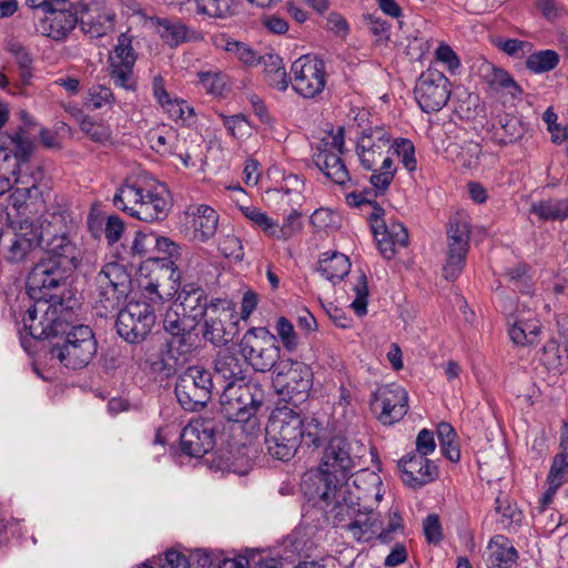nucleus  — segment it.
Returning <instances> with one entry per match:
<instances>
[{
    "label": "nucleus",
    "mask_w": 568,
    "mask_h": 568,
    "mask_svg": "<svg viewBox=\"0 0 568 568\" xmlns=\"http://www.w3.org/2000/svg\"><path fill=\"white\" fill-rule=\"evenodd\" d=\"M42 242L38 222L30 217L20 219L0 234V256L9 263L26 262Z\"/></svg>",
    "instance_id": "nucleus-8"
},
{
    "label": "nucleus",
    "mask_w": 568,
    "mask_h": 568,
    "mask_svg": "<svg viewBox=\"0 0 568 568\" xmlns=\"http://www.w3.org/2000/svg\"><path fill=\"white\" fill-rule=\"evenodd\" d=\"M72 317H67V327L60 332L50 354L61 364L71 369L87 367L95 357L98 342L93 331L87 325H72Z\"/></svg>",
    "instance_id": "nucleus-6"
},
{
    "label": "nucleus",
    "mask_w": 568,
    "mask_h": 568,
    "mask_svg": "<svg viewBox=\"0 0 568 568\" xmlns=\"http://www.w3.org/2000/svg\"><path fill=\"white\" fill-rule=\"evenodd\" d=\"M414 92L415 99L424 112H437L442 110L449 100V80L442 71L435 68H428L419 75Z\"/></svg>",
    "instance_id": "nucleus-18"
},
{
    "label": "nucleus",
    "mask_w": 568,
    "mask_h": 568,
    "mask_svg": "<svg viewBox=\"0 0 568 568\" xmlns=\"http://www.w3.org/2000/svg\"><path fill=\"white\" fill-rule=\"evenodd\" d=\"M351 262L348 257L342 253H323L318 261V271L328 281L335 283L341 281L348 274Z\"/></svg>",
    "instance_id": "nucleus-40"
},
{
    "label": "nucleus",
    "mask_w": 568,
    "mask_h": 568,
    "mask_svg": "<svg viewBox=\"0 0 568 568\" xmlns=\"http://www.w3.org/2000/svg\"><path fill=\"white\" fill-rule=\"evenodd\" d=\"M373 235L381 254L387 260L394 257L397 246L406 247L408 245V231L399 222L386 223L385 232L382 229L379 233Z\"/></svg>",
    "instance_id": "nucleus-34"
},
{
    "label": "nucleus",
    "mask_w": 568,
    "mask_h": 568,
    "mask_svg": "<svg viewBox=\"0 0 568 568\" xmlns=\"http://www.w3.org/2000/svg\"><path fill=\"white\" fill-rule=\"evenodd\" d=\"M239 352L247 366L261 373L272 371L281 355L275 335L266 327L247 329L239 343Z\"/></svg>",
    "instance_id": "nucleus-9"
},
{
    "label": "nucleus",
    "mask_w": 568,
    "mask_h": 568,
    "mask_svg": "<svg viewBox=\"0 0 568 568\" xmlns=\"http://www.w3.org/2000/svg\"><path fill=\"white\" fill-rule=\"evenodd\" d=\"M402 481L409 488L419 489L438 478L437 465L425 456L414 453L404 455L397 462Z\"/></svg>",
    "instance_id": "nucleus-24"
},
{
    "label": "nucleus",
    "mask_w": 568,
    "mask_h": 568,
    "mask_svg": "<svg viewBox=\"0 0 568 568\" xmlns=\"http://www.w3.org/2000/svg\"><path fill=\"white\" fill-rule=\"evenodd\" d=\"M496 511L500 514V521L504 526L509 527L513 524L521 521V511L507 499L497 497L495 500Z\"/></svg>",
    "instance_id": "nucleus-62"
},
{
    "label": "nucleus",
    "mask_w": 568,
    "mask_h": 568,
    "mask_svg": "<svg viewBox=\"0 0 568 568\" xmlns=\"http://www.w3.org/2000/svg\"><path fill=\"white\" fill-rule=\"evenodd\" d=\"M394 145L389 155L396 154L400 158L403 165L413 172L416 170L415 148L413 143L407 139H399L392 142Z\"/></svg>",
    "instance_id": "nucleus-54"
},
{
    "label": "nucleus",
    "mask_w": 568,
    "mask_h": 568,
    "mask_svg": "<svg viewBox=\"0 0 568 568\" xmlns=\"http://www.w3.org/2000/svg\"><path fill=\"white\" fill-rule=\"evenodd\" d=\"M313 374L311 368L298 361H282L277 366L274 384L280 393L287 396V402L295 408L305 402L312 387Z\"/></svg>",
    "instance_id": "nucleus-14"
},
{
    "label": "nucleus",
    "mask_w": 568,
    "mask_h": 568,
    "mask_svg": "<svg viewBox=\"0 0 568 568\" xmlns=\"http://www.w3.org/2000/svg\"><path fill=\"white\" fill-rule=\"evenodd\" d=\"M479 74L494 90H509V93L513 97L521 93L519 85L514 81L507 71L497 68L495 64L488 61H484L479 65Z\"/></svg>",
    "instance_id": "nucleus-38"
},
{
    "label": "nucleus",
    "mask_w": 568,
    "mask_h": 568,
    "mask_svg": "<svg viewBox=\"0 0 568 568\" xmlns=\"http://www.w3.org/2000/svg\"><path fill=\"white\" fill-rule=\"evenodd\" d=\"M156 24L162 28V38H164L170 45H178L185 41L189 29L182 22L171 21L166 18H158Z\"/></svg>",
    "instance_id": "nucleus-52"
},
{
    "label": "nucleus",
    "mask_w": 568,
    "mask_h": 568,
    "mask_svg": "<svg viewBox=\"0 0 568 568\" xmlns=\"http://www.w3.org/2000/svg\"><path fill=\"white\" fill-rule=\"evenodd\" d=\"M224 49L234 54L242 63L254 67L262 63L264 55L253 50L248 44L233 39L225 40Z\"/></svg>",
    "instance_id": "nucleus-50"
},
{
    "label": "nucleus",
    "mask_w": 568,
    "mask_h": 568,
    "mask_svg": "<svg viewBox=\"0 0 568 568\" xmlns=\"http://www.w3.org/2000/svg\"><path fill=\"white\" fill-rule=\"evenodd\" d=\"M67 317H73L72 306H64L61 301L47 305L37 301L27 310L22 318L23 326L20 332L22 347L30 352V342L42 339H49L52 346L58 334L67 327Z\"/></svg>",
    "instance_id": "nucleus-5"
},
{
    "label": "nucleus",
    "mask_w": 568,
    "mask_h": 568,
    "mask_svg": "<svg viewBox=\"0 0 568 568\" xmlns=\"http://www.w3.org/2000/svg\"><path fill=\"white\" fill-rule=\"evenodd\" d=\"M262 63L268 85L285 91L288 87V80L282 58L275 53H267L264 55Z\"/></svg>",
    "instance_id": "nucleus-42"
},
{
    "label": "nucleus",
    "mask_w": 568,
    "mask_h": 568,
    "mask_svg": "<svg viewBox=\"0 0 568 568\" xmlns=\"http://www.w3.org/2000/svg\"><path fill=\"white\" fill-rule=\"evenodd\" d=\"M301 217V212H298L297 210H292V212L287 215V217L285 219L284 223L281 226L276 223V229L274 230L273 237L284 241L291 239L303 227Z\"/></svg>",
    "instance_id": "nucleus-56"
},
{
    "label": "nucleus",
    "mask_w": 568,
    "mask_h": 568,
    "mask_svg": "<svg viewBox=\"0 0 568 568\" xmlns=\"http://www.w3.org/2000/svg\"><path fill=\"white\" fill-rule=\"evenodd\" d=\"M371 408L383 425L399 422L408 410V396L399 386H382L373 393Z\"/></svg>",
    "instance_id": "nucleus-19"
},
{
    "label": "nucleus",
    "mask_w": 568,
    "mask_h": 568,
    "mask_svg": "<svg viewBox=\"0 0 568 568\" xmlns=\"http://www.w3.org/2000/svg\"><path fill=\"white\" fill-rule=\"evenodd\" d=\"M114 205L140 221H163L172 207L170 192L162 185H153L145 176H129L116 190Z\"/></svg>",
    "instance_id": "nucleus-3"
},
{
    "label": "nucleus",
    "mask_w": 568,
    "mask_h": 568,
    "mask_svg": "<svg viewBox=\"0 0 568 568\" xmlns=\"http://www.w3.org/2000/svg\"><path fill=\"white\" fill-rule=\"evenodd\" d=\"M305 497L320 508L331 507L326 510L327 518L336 528L346 529L361 509L362 497L349 491L347 484L328 491L327 498L324 496L312 497L311 495H305Z\"/></svg>",
    "instance_id": "nucleus-16"
},
{
    "label": "nucleus",
    "mask_w": 568,
    "mask_h": 568,
    "mask_svg": "<svg viewBox=\"0 0 568 568\" xmlns=\"http://www.w3.org/2000/svg\"><path fill=\"white\" fill-rule=\"evenodd\" d=\"M196 326V322H193V320L186 317V315L176 306H171L165 312L163 318V328L171 336L178 335L180 333H190L191 331H195Z\"/></svg>",
    "instance_id": "nucleus-48"
},
{
    "label": "nucleus",
    "mask_w": 568,
    "mask_h": 568,
    "mask_svg": "<svg viewBox=\"0 0 568 568\" xmlns=\"http://www.w3.org/2000/svg\"><path fill=\"white\" fill-rule=\"evenodd\" d=\"M79 22L72 4L63 0L49 9L45 17L36 27L38 33L55 42H64Z\"/></svg>",
    "instance_id": "nucleus-20"
},
{
    "label": "nucleus",
    "mask_w": 568,
    "mask_h": 568,
    "mask_svg": "<svg viewBox=\"0 0 568 568\" xmlns=\"http://www.w3.org/2000/svg\"><path fill=\"white\" fill-rule=\"evenodd\" d=\"M179 304H175L186 317L199 325L200 320L210 313V304L205 291L195 283L184 284L178 294Z\"/></svg>",
    "instance_id": "nucleus-28"
},
{
    "label": "nucleus",
    "mask_w": 568,
    "mask_h": 568,
    "mask_svg": "<svg viewBox=\"0 0 568 568\" xmlns=\"http://www.w3.org/2000/svg\"><path fill=\"white\" fill-rule=\"evenodd\" d=\"M559 63V55L554 50H541L531 53L526 60V67L535 72L542 73L550 71Z\"/></svg>",
    "instance_id": "nucleus-51"
},
{
    "label": "nucleus",
    "mask_w": 568,
    "mask_h": 568,
    "mask_svg": "<svg viewBox=\"0 0 568 568\" xmlns=\"http://www.w3.org/2000/svg\"><path fill=\"white\" fill-rule=\"evenodd\" d=\"M221 118L223 120L224 126L232 136L242 139L250 134L251 126L243 114H235L231 116L221 114Z\"/></svg>",
    "instance_id": "nucleus-61"
},
{
    "label": "nucleus",
    "mask_w": 568,
    "mask_h": 568,
    "mask_svg": "<svg viewBox=\"0 0 568 568\" xmlns=\"http://www.w3.org/2000/svg\"><path fill=\"white\" fill-rule=\"evenodd\" d=\"M494 43L499 50L516 59L524 58L525 54L531 50V44L529 42L518 39L498 38Z\"/></svg>",
    "instance_id": "nucleus-59"
},
{
    "label": "nucleus",
    "mask_w": 568,
    "mask_h": 568,
    "mask_svg": "<svg viewBox=\"0 0 568 568\" xmlns=\"http://www.w3.org/2000/svg\"><path fill=\"white\" fill-rule=\"evenodd\" d=\"M212 374L200 366H191L175 384V396L183 409L196 412L206 406L212 396Z\"/></svg>",
    "instance_id": "nucleus-13"
},
{
    "label": "nucleus",
    "mask_w": 568,
    "mask_h": 568,
    "mask_svg": "<svg viewBox=\"0 0 568 568\" xmlns=\"http://www.w3.org/2000/svg\"><path fill=\"white\" fill-rule=\"evenodd\" d=\"M526 132V123L520 118L508 113L499 115L490 129L491 140L500 146L520 141Z\"/></svg>",
    "instance_id": "nucleus-33"
},
{
    "label": "nucleus",
    "mask_w": 568,
    "mask_h": 568,
    "mask_svg": "<svg viewBox=\"0 0 568 568\" xmlns=\"http://www.w3.org/2000/svg\"><path fill=\"white\" fill-rule=\"evenodd\" d=\"M193 239L200 242H206L216 233L219 214L205 204L196 206L192 213Z\"/></svg>",
    "instance_id": "nucleus-36"
},
{
    "label": "nucleus",
    "mask_w": 568,
    "mask_h": 568,
    "mask_svg": "<svg viewBox=\"0 0 568 568\" xmlns=\"http://www.w3.org/2000/svg\"><path fill=\"white\" fill-rule=\"evenodd\" d=\"M154 251H156L159 254H163V256L149 258H153L158 262L161 261L162 267H165V270L170 272V280H172L173 283L180 281L181 274L179 272L176 261L181 256V246L169 237L156 235Z\"/></svg>",
    "instance_id": "nucleus-37"
},
{
    "label": "nucleus",
    "mask_w": 568,
    "mask_h": 568,
    "mask_svg": "<svg viewBox=\"0 0 568 568\" xmlns=\"http://www.w3.org/2000/svg\"><path fill=\"white\" fill-rule=\"evenodd\" d=\"M155 243L156 234L138 232L132 243L131 252L133 255L144 257L154 251Z\"/></svg>",
    "instance_id": "nucleus-64"
},
{
    "label": "nucleus",
    "mask_w": 568,
    "mask_h": 568,
    "mask_svg": "<svg viewBox=\"0 0 568 568\" xmlns=\"http://www.w3.org/2000/svg\"><path fill=\"white\" fill-rule=\"evenodd\" d=\"M44 180V173L39 168H33V173L16 174L12 184L14 185L10 194V202L21 214L31 213L32 207L42 203V191L39 184Z\"/></svg>",
    "instance_id": "nucleus-23"
},
{
    "label": "nucleus",
    "mask_w": 568,
    "mask_h": 568,
    "mask_svg": "<svg viewBox=\"0 0 568 568\" xmlns=\"http://www.w3.org/2000/svg\"><path fill=\"white\" fill-rule=\"evenodd\" d=\"M313 162L334 183L345 186L351 182V174L339 154L317 148L313 154Z\"/></svg>",
    "instance_id": "nucleus-31"
},
{
    "label": "nucleus",
    "mask_w": 568,
    "mask_h": 568,
    "mask_svg": "<svg viewBox=\"0 0 568 568\" xmlns=\"http://www.w3.org/2000/svg\"><path fill=\"white\" fill-rule=\"evenodd\" d=\"M73 274L59 262L42 257L34 264L27 277V290L31 298L48 303H55L63 298L51 294L50 292L65 284L67 280Z\"/></svg>",
    "instance_id": "nucleus-11"
},
{
    "label": "nucleus",
    "mask_w": 568,
    "mask_h": 568,
    "mask_svg": "<svg viewBox=\"0 0 568 568\" xmlns=\"http://www.w3.org/2000/svg\"><path fill=\"white\" fill-rule=\"evenodd\" d=\"M110 77L114 84L126 90H133L135 82L132 79L133 67L135 63V53L132 48V37L128 33H121L118 37V43L109 57Z\"/></svg>",
    "instance_id": "nucleus-22"
},
{
    "label": "nucleus",
    "mask_w": 568,
    "mask_h": 568,
    "mask_svg": "<svg viewBox=\"0 0 568 568\" xmlns=\"http://www.w3.org/2000/svg\"><path fill=\"white\" fill-rule=\"evenodd\" d=\"M114 101V95L110 88L104 85H93L89 89L85 105L89 109L97 110L104 105H110Z\"/></svg>",
    "instance_id": "nucleus-58"
},
{
    "label": "nucleus",
    "mask_w": 568,
    "mask_h": 568,
    "mask_svg": "<svg viewBox=\"0 0 568 568\" xmlns=\"http://www.w3.org/2000/svg\"><path fill=\"white\" fill-rule=\"evenodd\" d=\"M45 257L59 262L65 268L74 272L82 262L83 252L70 234L47 237Z\"/></svg>",
    "instance_id": "nucleus-26"
},
{
    "label": "nucleus",
    "mask_w": 568,
    "mask_h": 568,
    "mask_svg": "<svg viewBox=\"0 0 568 568\" xmlns=\"http://www.w3.org/2000/svg\"><path fill=\"white\" fill-rule=\"evenodd\" d=\"M530 212L544 221H561L568 217V199L539 201Z\"/></svg>",
    "instance_id": "nucleus-44"
},
{
    "label": "nucleus",
    "mask_w": 568,
    "mask_h": 568,
    "mask_svg": "<svg viewBox=\"0 0 568 568\" xmlns=\"http://www.w3.org/2000/svg\"><path fill=\"white\" fill-rule=\"evenodd\" d=\"M379 529V515L373 509L364 511L362 508L346 528L352 537L361 542H367L374 537L378 538Z\"/></svg>",
    "instance_id": "nucleus-35"
},
{
    "label": "nucleus",
    "mask_w": 568,
    "mask_h": 568,
    "mask_svg": "<svg viewBox=\"0 0 568 568\" xmlns=\"http://www.w3.org/2000/svg\"><path fill=\"white\" fill-rule=\"evenodd\" d=\"M199 336L195 331L172 335L166 342L168 355L170 358L185 362L186 357L196 348Z\"/></svg>",
    "instance_id": "nucleus-43"
},
{
    "label": "nucleus",
    "mask_w": 568,
    "mask_h": 568,
    "mask_svg": "<svg viewBox=\"0 0 568 568\" xmlns=\"http://www.w3.org/2000/svg\"><path fill=\"white\" fill-rule=\"evenodd\" d=\"M23 125L8 133L9 146H0V160L9 165V159L12 160V171L19 173H33V168H39L44 173L43 165L31 158L36 151V141L29 133V128L34 123L30 120L26 111L21 112ZM11 165V162H10Z\"/></svg>",
    "instance_id": "nucleus-12"
},
{
    "label": "nucleus",
    "mask_w": 568,
    "mask_h": 568,
    "mask_svg": "<svg viewBox=\"0 0 568 568\" xmlns=\"http://www.w3.org/2000/svg\"><path fill=\"white\" fill-rule=\"evenodd\" d=\"M356 458L346 438H329L318 466L303 476L301 487L304 495L327 498L328 491L347 484L356 467Z\"/></svg>",
    "instance_id": "nucleus-2"
},
{
    "label": "nucleus",
    "mask_w": 568,
    "mask_h": 568,
    "mask_svg": "<svg viewBox=\"0 0 568 568\" xmlns=\"http://www.w3.org/2000/svg\"><path fill=\"white\" fill-rule=\"evenodd\" d=\"M392 139L383 126L362 131L356 144V154L363 169L372 171L369 182L377 192L385 193L392 183L396 168L392 155Z\"/></svg>",
    "instance_id": "nucleus-4"
},
{
    "label": "nucleus",
    "mask_w": 568,
    "mask_h": 568,
    "mask_svg": "<svg viewBox=\"0 0 568 568\" xmlns=\"http://www.w3.org/2000/svg\"><path fill=\"white\" fill-rule=\"evenodd\" d=\"M291 73L293 89L303 98H316L326 85L325 63L316 57H300L292 63Z\"/></svg>",
    "instance_id": "nucleus-17"
},
{
    "label": "nucleus",
    "mask_w": 568,
    "mask_h": 568,
    "mask_svg": "<svg viewBox=\"0 0 568 568\" xmlns=\"http://www.w3.org/2000/svg\"><path fill=\"white\" fill-rule=\"evenodd\" d=\"M275 329L285 349L292 352L297 348L298 336L291 321L281 316L276 322Z\"/></svg>",
    "instance_id": "nucleus-55"
},
{
    "label": "nucleus",
    "mask_w": 568,
    "mask_h": 568,
    "mask_svg": "<svg viewBox=\"0 0 568 568\" xmlns=\"http://www.w3.org/2000/svg\"><path fill=\"white\" fill-rule=\"evenodd\" d=\"M221 300L210 303V313L204 321L202 336L214 346H224L234 337L236 322L231 320L229 308L220 310Z\"/></svg>",
    "instance_id": "nucleus-25"
},
{
    "label": "nucleus",
    "mask_w": 568,
    "mask_h": 568,
    "mask_svg": "<svg viewBox=\"0 0 568 568\" xmlns=\"http://www.w3.org/2000/svg\"><path fill=\"white\" fill-rule=\"evenodd\" d=\"M540 324L537 320L516 321L509 328V336L517 345H532L538 342Z\"/></svg>",
    "instance_id": "nucleus-46"
},
{
    "label": "nucleus",
    "mask_w": 568,
    "mask_h": 568,
    "mask_svg": "<svg viewBox=\"0 0 568 568\" xmlns=\"http://www.w3.org/2000/svg\"><path fill=\"white\" fill-rule=\"evenodd\" d=\"M220 252L230 258L242 261L244 256L242 241L234 234L225 235L219 244Z\"/></svg>",
    "instance_id": "nucleus-63"
},
{
    "label": "nucleus",
    "mask_w": 568,
    "mask_h": 568,
    "mask_svg": "<svg viewBox=\"0 0 568 568\" xmlns=\"http://www.w3.org/2000/svg\"><path fill=\"white\" fill-rule=\"evenodd\" d=\"M456 151L455 161L464 168H473L478 163L479 155L481 153V146L479 143L474 141H466L462 145H453Z\"/></svg>",
    "instance_id": "nucleus-53"
},
{
    "label": "nucleus",
    "mask_w": 568,
    "mask_h": 568,
    "mask_svg": "<svg viewBox=\"0 0 568 568\" xmlns=\"http://www.w3.org/2000/svg\"><path fill=\"white\" fill-rule=\"evenodd\" d=\"M116 312V332L131 344L143 342L156 321L152 306L145 301L129 302L124 308L120 307Z\"/></svg>",
    "instance_id": "nucleus-15"
},
{
    "label": "nucleus",
    "mask_w": 568,
    "mask_h": 568,
    "mask_svg": "<svg viewBox=\"0 0 568 568\" xmlns=\"http://www.w3.org/2000/svg\"><path fill=\"white\" fill-rule=\"evenodd\" d=\"M37 222L42 231V241L55 235L70 234L74 229V221L69 211L60 205H51Z\"/></svg>",
    "instance_id": "nucleus-32"
},
{
    "label": "nucleus",
    "mask_w": 568,
    "mask_h": 568,
    "mask_svg": "<svg viewBox=\"0 0 568 568\" xmlns=\"http://www.w3.org/2000/svg\"><path fill=\"white\" fill-rule=\"evenodd\" d=\"M199 14H205L214 19L229 18L237 11L234 0H194Z\"/></svg>",
    "instance_id": "nucleus-47"
},
{
    "label": "nucleus",
    "mask_w": 568,
    "mask_h": 568,
    "mask_svg": "<svg viewBox=\"0 0 568 568\" xmlns=\"http://www.w3.org/2000/svg\"><path fill=\"white\" fill-rule=\"evenodd\" d=\"M519 554L513 541L503 536H494L488 544L486 565L488 568H517Z\"/></svg>",
    "instance_id": "nucleus-30"
},
{
    "label": "nucleus",
    "mask_w": 568,
    "mask_h": 568,
    "mask_svg": "<svg viewBox=\"0 0 568 568\" xmlns=\"http://www.w3.org/2000/svg\"><path fill=\"white\" fill-rule=\"evenodd\" d=\"M216 426L213 420L202 418L187 424L181 433V449L184 454L200 458L215 445Z\"/></svg>",
    "instance_id": "nucleus-21"
},
{
    "label": "nucleus",
    "mask_w": 568,
    "mask_h": 568,
    "mask_svg": "<svg viewBox=\"0 0 568 568\" xmlns=\"http://www.w3.org/2000/svg\"><path fill=\"white\" fill-rule=\"evenodd\" d=\"M352 476H354L353 485L362 499L371 496H374L376 500L382 498V479L375 471L362 469L355 474L353 473Z\"/></svg>",
    "instance_id": "nucleus-45"
},
{
    "label": "nucleus",
    "mask_w": 568,
    "mask_h": 568,
    "mask_svg": "<svg viewBox=\"0 0 568 568\" xmlns=\"http://www.w3.org/2000/svg\"><path fill=\"white\" fill-rule=\"evenodd\" d=\"M470 227L467 221L454 217L447 229V253L466 256L468 252Z\"/></svg>",
    "instance_id": "nucleus-41"
},
{
    "label": "nucleus",
    "mask_w": 568,
    "mask_h": 568,
    "mask_svg": "<svg viewBox=\"0 0 568 568\" xmlns=\"http://www.w3.org/2000/svg\"><path fill=\"white\" fill-rule=\"evenodd\" d=\"M179 288L180 281L173 283L169 277L168 283H161L158 278L155 281L151 278L143 287L140 301H145L148 305L152 306L153 314H155L156 308L169 301Z\"/></svg>",
    "instance_id": "nucleus-39"
},
{
    "label": "nucleus",
    "mask_w": 568,
    "mask_h": 568,
    "mask_svg": "<svg viewBox=\"0 0 568 568\" xmlns=\"http://www.w3.org/2000/svg\"><path fill=\"white\" fill-rule=\"evenodd\" d=\"M327 438L328 430L321 420L287 405L277 406L265 427L267 454L282 462L291 460L302 444L317 448Z\"/></svg>",
    "instance_id": "nucleus-1"
},
{
    "label": "nucleus",
    "mask_w": 568,
    "mask_h": 568,
    "mask_svg": "<svg viewBox=\"0 0 568 568\" xmlns=\"http://www.w3.org/2000/svg\"><path fill=\"white\" fill-rule=\"evenodd\" d=\"M353 291L356 295L355 300L351 304L352 308L358 316H363L367 313V296L368 285L365 274H361L357 278V283L354 285Z\"/></svg>",
    "instance_id": "nucleus-60"
},
{
    "label": "nucleus",
    "mask_w": 568,
    "mask_h": 568,
    "mask_svg": "<svg viewBox=\"0 0 568 568\" xmlns=\"http://www.w3.org/2000/svg\"><path fill=\"white\" fill-rule=\"evenodd\" d=\"M115 13L105 6L93 4L87 7L79 19L80 28L91 39L102 38L114 29Z\"/></svg>",
    "instance_id": "nucleus-27"
},
{
    "label": "nucleus",
    "mask_w": 568,
    "mask_h": 568,
    "mask_svg": "<svg viewBox=\"0 0 568 568\" xmlns=\"http://www.w3.org/2000/svg\"><path fill=\"white\" fill-rule=\"evenodd\" d=\"M247 371L244 358H240L233 352L222 351L214 359L215 377L221 379L224 385L246 383Z\"/></svg>",
    "instance_id": "nucleus-29"
},
{
    "label": "nucleus",
    "mask_w": 568,
    "mask_h": 568,
    "mask_svg": "<svg viewBox=\"0 0 568 568\" xmlns=\"http://www.w3.org/2000/svg\"><path fill=\"white\" fill-rule=\"evenodd\" d=\"M97 300L94 308L101 317H108L126 303L132 292V278L128 268L110 262L102 266L94 277Z\"/></svg>",
    "instance_id": "nucleus-7"
},
{
    "label": "nucleus",
    "mask_w": 568,
    "mask_h": 568,
    "mask_svg": "<svg viewBox=\"0 0 568 568\" xmlns=\"http://www.w3.org/2000/svg\"><path fill=\"white\" fill-rule=\"evenodd\" d=\"M264 399L263 389L256 383L224 385L220 396V409L230 422L245 423L254 416Z\"/></svg>",
    "instance_id": "nucleus-10"
},
{
    "label": "nucleus",
    "mask_w": 568,
    "mask_h": 568,
    "mask_svg": "<svg viewBox=\"0 0 568 568\" xmlns=\"http://www.w3.org/2000/svg\"><path fill=\"white\" fill-rule=\"evenodd\" d=\"M79 124L81 131L94 142L103 143L111 138V128L103 121H95L89 115L80 114Z\"/></svg>",
    "instance_id": "nucleus-49"
},
{
    "label": "nucleus",
    "mask_w": 568,
    "mask_h": 568,
    "mask_svg": "<svg viewBox=\"0 0 568 568\" xmlns=\"http://www.w3.org/2000/svg\"><path fill=\"white\" fill-rule=\"evenodd\" d=\"M241 211L255 226L261 227L267 235L273 236L276 223L266 213L255 206H242Z\"/></svg>",
    "instance_id": "nucleus-57"
}]
</instances>
